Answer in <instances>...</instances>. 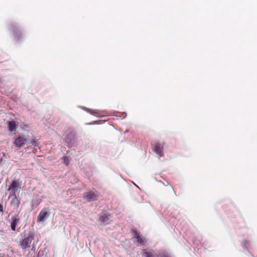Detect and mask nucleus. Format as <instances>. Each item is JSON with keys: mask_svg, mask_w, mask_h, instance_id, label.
<instances>
[{"mask_svg": "<svg viewBox=\"0 0 257 257\" xmlns=\"http://www.w3.org/2000/svg\"><path fill=\"white\" fill-rule=\"evenodd\" d=\"M20 188V184L18 180L12 181L11 186L8 189V191H10V195L9 198H11L12 196H15L16 192Z\"/></svg>", "mask_w": 257, "mask_h": 257, "instance_id": "obj_1", "label": "nucleus"}, {"mask_svg": "<svg viewBox=\"0 0 257 257\" xmlns=\"http://www.w3.org/2000/svg\"><path fill=\"white\" fill-rule=\"evenodd\" d=\"M34 240V235L30 234L25 237L21 242V246L23 250H25L27 248L31 247L32 241Z\"/></svg>", "mask_w": 257, "mask_h": 257, "instance_id": "obj_2", "label": "nucleus"}, {"mask_svg": "<svg viewBox=\"0 0 257 257\" xmlns=\"http://www.w3.org/2000/svg\"><path fill=\"white\" fill-rule=\"evenodd\" d=\"M48 208H45L41 211L37 217L38 222H42L49 217L50 213L48 212Z\"/></svg>", "mask_w": 257, "mask_h": 257, "instance_id": "obj_3", "label": "nucleus"}, {"mask_svg": "<svg viewBox=\"0 0 257 257\" xmlns=\"http://www.w3.org/2000/svg\"><path fill=\"white\" fill-rule=\"evenodd\" d=\"M85 198L88 201H93L97 199L98 197L99 196V194L98 192H88L85 193Z\"/></svg>", "mask_w": 257, "mask_h": 257, "instance_id": "obj_4", "label": "nucleus"}, {"mask_svg": "<svg viewBox=\"0 0 257 257\" xmlns=\"http://www.w3.org/2000/svg\"><path fill=\"white\" fill-rule=\"evenodd\" d=\"M20 218L19 214H16L12 216L11 223V227L12 230L15 231L16 226L20 223Z\"/></svg>", "mask_w": 257, "mask_h": 257, "instance_id": "obj_5", "label": "nucleus"}, {"mask_svg": "<svg viewBox=\"0 0 257 257\" xmlns=\"http://www.w3.org/2000/svg\"><path fill=\"white\" fill-rule=\"evenodd\" d=\"M27 142V139L23 136H20L15 140V145L18 148L22 147Z\"/></svg>", "mask_w": 257, "mask_h": 257, "instance_id": "obj_6", "label": "nucleus"}, {"mask_svg": "<svg viewBox=\"0 0 257 257\" xmlns=\"http://www.w3.org/2000/svg\"><path fill=\"white\" fill-rule=\"evenodd\" d=\"M99 220L104 225L108 224L111 221V215L110 214H104L99 217Z\"/></svg>", "mask_w": 257, "mask_h": 257, "instance_id": "obj_7", "label": "nucleus"}, {"mask_svg": "<svg viewBox=\"0 0 257 257\" xmlns=\"http://www.w3.org/2000/svg\"><path fill=\"white\" fill-rule=\"evenodd\" d=\"M11 29L13 32V35L15 39L16 40H19L22 36V33L20 31V30L16 27L15 26L12 25L11 26Z\"/></svg>", "mask_w": 257, "mask_h": 257, "instance_id": "obj_8", "label": "nucleus"}, {"mask_svg": "<svg viewBox=\"0 0 257 257\" xmlns=\"http://www.w3.org/2000/svg\"><path fill=\"white\" fill-rule=\"evenodd\" d=\"M133 232L135 235V238L137 239V242L139 244L143 243L144 239L143 237L141 236L139 233L136 230H133Z\"/></svg>", "mask_w": 257, "mask_h": 257, "instance_id": "obj_9", "label": "nucleus"}, {"mask_svg": "<svg viewBox=\"0 0 257 257\" xmlns=\"http://www.w3.org/2000/svg\"><path fill=\"white\" fill-rule=\"evenodd\" d=\"M13 197L14 198L12 199L11 201V204L12 206H14L16 208H18L20 204V201L17 198L16 195H15V196Z\"/></svg>", "mask_w": 257, "mask_h": 257, "instance_id": "obj_10", "label": "nucleus"}, {"mask_svg": "<svg viewBox=\"0 0 257 257\" xmlns=\"http://www.w3.org/2000/svg\"><path fill=\"white\" fill-rule=\"evenodd\" d=\"M74 136L73 134H69L66 138V142L69 144V147H71V144L74 143Z\"/></svg>", "mask_w": 257, "mask_h": 257, "instance_id": "obj_11", "label": "nucleus"}, {"mask_svg": "<svg viewBox=\"0 0 257 257\" xmlns=\"http://www.w3.org/2000/svg\"><path fill=\"white\" fill-rule=\"evenodd\" d=\"M152 146L155 152H156L158 154H159L160 153L161 148L159 144H157L155 142H153L152 143Z\"/></svg>", "mask_w": 257, "mask_h": 257, "instance_id": "obj_12", "label": "nucleus"}, {"mask_svg": "<svg viewBox=\"0 0 257 257\" xmlns=\"http://www.w3.org/2000/svg\"><path fill=\"white\" fill-rule=\"evenodd\" d=\"M16 123L15 121H10L8 123V130L10 132H13L16 130Z\"/></svg>", "mask_w": 257, "mask_h": 257, "instance_id": "obj_13", "label": "nucleus"}, {"mask_svg": "<svg viewBox=\"0 0 257 257\" xmlns=\"http://www.w3.org/2000/svg\"><path fill=\"white\" fill-rule=\"evenodd\" d=\"M88 112H89V113L91 114H93V115H97L98 113L97 112V111L96 110H93V109H90V108H85V109Z\"/></svg>", "mask_w": 257, "mask_h": 257, "instance_id": "obj_14", "label": "nucleus"}, {"mask_svg": "<svg viewBox=\"0 0 257 257\" xmlns=\"http://www.w3.org/2000/svg\"><path fill=\"white\" fill-rule=\"evenodd\" d=\"M62 159H63V163L66 166H68L69 164V160L68 157L64 156L63 157Z\"/></svg>", "mask_w": 257, "mask_h": 257, "instance_id": "obj_15", "label": "nucleus"}, {"mask_svg": "<svg viewBox=\"0 0 257 257\" xmlns=\"http://www.w3.org/2000/svg\"><path fill=\"white\" fill-rule=\"evenodd\" d=\"M30 144H31L33 146H34L35 147L38 146L39 144L38 141L36 139H33V140L31 141Z\"/></svg>", "mask_w": 257, "mask_h": 257, "instance_id": "obj_16", "label": "nucleus"}, {"mask_svg": "<svg viewBox=\"0 0 257 257\" xmlns=\"http://www.w3.org/2000/svg\"><path fill=\"white\" fill-rule=\"evenodd\" d=\"M143 254L145 257H152V253H151L150 252H148V251H144L143 253Z\"/></svg>", "mask_w": 257, "mask_h": 257, "instance_id": "obj_17", "label": "nucleus"}, {"mask_svg": "<svg viewBox=\"0 0 257 257\" xmlns=\"http://www.w3.org/2000/svg\"><path fill=\"white\" fill-rule=\"evenodd\" d=\"M0 212L2 213L4 212V208L2 204H0Z\"/></svg>", "mask_w": 257, "mask_h": 257, "instance_id": "obj_18", "label": "nucleus"}, {"mask_svg": "<svg viewBox=\"0 0 257 257\" xmlns=\"http://www.w3.org/2000/svg\"><path fill=\"white\" fill-rule=\"evenodd\" d=\"M162 257H170L169 255L165 254H162Z\"/></svg>", "mask_w": 257, "mask_h": 257, "instance_id": "obj_19", "label": "nucleus"}, {"mask_svg": "<svg viewBox=\"0 0 257 257\" xmlns=\"http://www.w3.org/2000/svg\"><path fill=\"white\" fill-rule=\"evenodd\" d=\"M31 250H35V247L33 246L32 248H31Z\"/></svg>", "mask_w": 257, "mask_h": 257, "instance_id": "obj_20", "label": "nucleus"}, {"mask_svg": "<svg viewBox=\"0 0 257 257\" xmlns=\"http://www.w3.org/2000/svg\"><path fill=\"white\" fill-rule=\"evenodd\" d=\"M4 254H3L2 256L0 255V257H4Z\"/></svg>", "mask_w": 257, "mask_h": 257, "instance_id": "obj_21", "label": "nucleus"}]
</instances>
